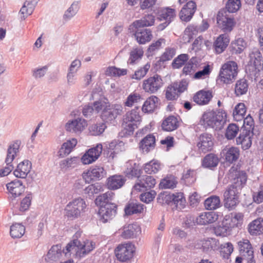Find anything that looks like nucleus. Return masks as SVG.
<instances>
[{"label": "nucleus", "instance_id": "obj_1", "mask_svg": "<svg viewBox=\"0 0 263 263\" xmlns=\"http://www.w3.org/2000/svg\"><path fill=\"white\" fill-rule=\"evenodd\" d=\"M247 180L246 173L238 172L233 183L229 185L223 193V202L225 208L230 210L234 209L239 203L241 191Z\"/></svg>", "mask_w": 263, "mask_h": 263}, {"label": "nucleus", "instance_id": "obj_2", "mask_svg": "<svg viewBox=\"0 0 263 263\" xmlns=\"http://www.w3.org/2000/svg\"><path fill=\"white\" fill-rule=\"evenodd\" d=\"M86 208L87 205L84 199L81 197L75 198L66 206L64 216L68 220H74L83 215Z\"/></svg>", "mask_w": 263, "mask_h": 263}, {"label": "nucleus", "instance_id": "obj_3", "mask_svg": "<svg viewBox=\"0 0 263 263\" xmlns=\"http://www.w3.org/2000/svg\"><path fill=\"white\" fill-rule=\"evenodd\" d=\"M139 111L140 107L136 106L134 109L126 113L123 123L124 129L122 132L124 136L133 135L134 130L138 128V125L141 121Z\"/></svg>", "mask_w": 263, "mask_h": 263}, {"label": "nucleus", "instance_id": "obj_4", "mask_svg": "<svg viewBox=\"0 0 263 263\" xmlns=\"http://www.w3.org/2000/svg\"><path fill=\"white\" fill-rule=\"evenodd\" d=\"M157 200L158 203L162 205L166 204L171 206L175 205L177 210L183 209L185 201L182 193L171 194L167 192L160 193L157 198Z\"/></svg>", "mask_w": 263, "mask_h": 263}, {"label": "nucleus", "instance_id": "obj_5", "mask_svg": "<svg viewBox=\"0 0 263 263\" xmlns=\"http://www.w3.org/2000/svg\"><path fill=\"white\" fill-rule=\"evenodd\" d=\"M226 120L223 118L222 112L216 114L214 111L204 112L200 120L201 125L215 128L216 130L221 129L225 123Z\"/></svg>", "mask_w": 263, "mask_h": 263}, {"label": "nucleus", "instance_id": "obj_6", "mask_svg": "<svg viewBox=\"0 0 263 263\" xmlns=\"http://www.w3.org/2000/svg\"><path fill=\"white\" fill-rule=\"evenodd\" d=\"M237 74V64L234 61H230L222 65L218 77L223 83L230 84L236 79Z\"/></svg>", "mask_w": 263, "mask_h": 263}, {"label": "nucleus", "instance_id": "obj_7", "mask_svg": "<svg viewBox=\"0 0 263 263\" xmlns=\"http://www.w3.org/2000/svg\"><path fill=\"white\" fill-rule=\"evenodd\" d=\"M250 60L247 69L255 76L258 74L263 69V60L261 53L258 49L254 48L249 54Z\"/></svg>", "mask_w": 263, "mask_h": 263}, {"label": "nucleus", "instance_id": "obj_8", "mask_svg": "<svg viewBox=\"0 0 263 263\" xmlns=\"http://www.w3.org/2000/svg\"><path fill=\"white\" fill-rule=\"evenodd\" d=\"M21 143L20 140H16L13 143L9 145L7 149V157L5 159L7 166L4 168L1 169L2 174L3 176L8 175L13 170L14 167L11 164V163L15 158L16 154L19 152Z\"/></svg>", "mask_w": 263, "mask_h": 263}, {"label": "nucleus", "instance_id": "obj_9", "mask_svg": "<svg viewBox=\"0 0 263 263\" xmlns=\"http://www.w3.org/2000/svg\"><path fill=\"white\" fill-rule=\"evenodd\" d=\"M122 109L123 107L120 104L109 103L102 111L100 118L105 124L111 123L115 120L118 115L121 114Z\"/></svg>", "mask_w": 263, "mask_h": 263}, {"label": "nucleus", "instance_id": "obj_10", "mask_svg": "<svg viewBox=\"0 0 263 263\" xmlns=\"http://www.w3.org/2000/svg\"><path fill=\"white\" fill-rule=\"evenodd\" d=\"M176 16V11L170 7L164 8L158 10L157 14V20L159 21H164L157 26L158 31L164 30L173 21Z\"/></svg>", "mask_w": 263, "mask_h": 263}, {"label": "nucleus", "instance_id": "obj_11", "mask_svg": "<svg viewBox=\"0 0 263 263\" xmlns=\"http://www.w3.org/2000/svg\"><path fill=\"white\" fill-rule=\"evenodd\" d=\"M214 138L211 134L204 133L199 135L196 146L200 153H206L213 150Z\"/></svg>", "mask_w": 263, "mask_h": 263}, {"label": "nucleus", "instance_id": "obj_12", "mask_svg": "<svg viewBox=\"0 0 263 263\" xmlns=\"http://www.w3.org/2000/svg\"><path fill=\"white\" fill-rule=\"evenodd\" d=\"M117 205L115 203H107L99 208L98 214L99 219L103 223L112 220L117 213Z\"/></svg>", "mask_w": 263, "mask_h": 263}, {"label": "nucleus", "instance_id": "obj_13", "mask_svg": "<svg viewBox=\"0 0 263 263\" xmlns=\"http://www.w3.org/2000/svg\"><path fill=\"white\" fill-rule=\"evenodd\" d=\"M134 251V246L128 243L119 245L115 249V254L118 260L124 262L133 257Z\"/></svg>", "mask_w": 263, "mask_h": 263}, {"label": "nucleus", "instance_id": "obj_14", "mask_svg": "<svg viewBox=\"0 0 263 263\" xmlns=\"http://www.w3.org/2000/svg\"><path fill=\"white\" fill-rule=\"evenodd\" d=\"M163 81L160 76L158 74L144 80L143 88L146 92L154 93L157 92L163 85Z\"/></svg>", "mask_w": 263, "mask_h": 263}, {"label": "nucleus", "instance_id": "obj_15", "mask_svg": "<svg viewBox=\"0 0 263 263\" xmlns=\"http://www.w3.org/2000/svg\"><path fill=\"white\" fill-rule=\"evenodd\" d=\"M106 173L103 167L95 166L90 168L86 173H83V178L88 183L92 181L99 180L106 175Z\"/></svg>", "mask_w": 263, "mask_h": 263}, {"label": "nucleus", "instance_id": "obj_16", "mask_svg": "<svg viewBox=\"0 0 263 263\" xmlns=\"http://www.w3.org/2000/svg\"><path fill=\"white\" fill-rule=\"evenodd\" d=\"M217 24L219 28L224 32H231L235 22L233 17H229L223 15V13L219 12L217 15Z\"/></svg>", "mask_w": 263, "mask_h": 263}, {"label": "nucleus", "instance_id": "obj_17", "mask_svg": "<svg viewBox=\"0 0 263 263\" xmlns=\"http://www.w3.org/2000/svg\"><path fill=\"white\" fill-rule=\"evenodd\" d=\"M254 134V132L250 129H240L239 135L236 139V144L241 145L243 150L248 149L252 145V138Z\"/></svg>", "mask_w": 263, "mask_h": 263}, {"label": "nucleus", "instance_id": "obj_18", "mask_svg": "<svg viewBox=\"0 0 263 263\" xmlns=\"http://www.w3.org/2000/svg\"><path fill=\"white\" fill-rule=\"evenodd\" d=\"M156 183V179L154 177L148 175L141 176L137 182L134 186L135 190L139 192L142 190H148L153 188Z\"/></svg>", "mask_w": 263, "mask_h": 263}, {"label": "nucleus", "instance_id": "obj_19", "mask_svg": "<svg viewBox=\"0 0 263 263\" xmlns=\"http://www.w3.org/2000/svg\"><path fill=\"white\" fill-rule=\"evenodd\" d=\"M196 4L193 1H189L181 9L179 13L180 20L185 22H188L192 18L196 10Z\"/></svg>", "mask_w": 263, "mask_h": 263}, {"label": "nucleus", "instance_id": "obj_20", "mask_svg": "<svg viewBox=\"0 0 263 263\" xmlns=\"http://www.w3.org/2000/svg\"><path fill=\"white\" fill-rule=\"evenodd\" d=\"M238 246L240 254L242 256L249 257V263H255L254 258V252L250 242L248 239H243L238 242Z\"/></svg>", "mask_w": 263, "mask_h": 263}, {"label": "nucleus", "instance_id": "obj_21", "mask_svg": "<svg viewBox=\"0 0 263 263\" xmlns=\"http://www.w3.org/2000/svg\"><path fill=\"white\" fill-rule=\"evenodd\" d=\"M7 189L14 198L21 195L25 191V186L22 180L15 179L6 184Z\"/></svg>", "mask_w": 263, "mask_h": 263}, {"label": "nucleus", "instance_id": "obj_22", "mask_svg": "<svg viewBox=\"0 0 263 263\" xmlns=\"http://www.w3.org/2000/svg\"><path fill=\"white\" fill-rule=\"evenodd\" d=\"M213 97L212 91L210 90L202 89L197 91L193 96L194 102L199 105L208 104Z\"/></svg>", "mask_w": 263, "mask_h": 263}, {"label": "nucleus", "instance_id": "obj_23", "mask_svg": "<svg viewBox=\"0 0 263 263\" xmlns=\"http://www.w3.org/2000/svg\"><path fill=\"white\" fill-rule=\"evenodd\" d=\"M135 29L134 35L139 44H144L152 39L153 34L151 29L141 27H137Z\"/></svg>", "mask_w": 263, "mask_h": 263}, {"label": "nucleus", "instance_id": "obj_24", "mask_svg": "<svg viewBox=\"0 0 263 263\" xmlns=\"http://www.w3.org/2000/svg\"><path fill=\"white\" fill-rule=\"evenodd\" d=\"M140 232V226L135 223L124 226L121 235L124 239H130L136 237Z\"/></svg>", "mask_w": 263, "mask_h": 263}, {"label": "nucleus", "instance_id": "obj_25", "mask_svg": "<svg viewBox=\"0 0 263 263\" xmlns=\"http://www.w3.org/2000/svg\"><path fill=\"white\" fill-rule=\"evenodd\" d=\"M230 43L229 35L227 33L219 35L215 41L213 47L216 53L219 54L223 52Z\"/></svg>", "mask_w": 263, "mask_h": 263}, {"label": "nucleus", "instance_id": "obj_26", "mask_svg": "<svg viewBox=\"0 0 263 263\" xmlns=\"http://www.w3.org/2000/svg\"><path fill=\"white\" fill-rule=\"evenodd\" d=\"M31 168V163L28 160L20 162L14 171L13 174L16 178L25 179Z\"/></svg>", "mask_w": 263, "mask_h": 263}, {"label": "nucleus", "instance_id": "obj_27", "mask_svg": "<svg viewBox=\"0 0 263 263\" xmlns=\"http://www.w3.org/2000/svg\"><path fill=\"white\" fill-rule=\"evenodd\" d=\"M87 125V122L84 119L78 118L66 123L65 128L67 131L77 133L80 132Z\"/></svg>", "mask_w": 263, "mask_h": 263}, {"label": "nucleus", "instance_id": "obj_28", "mask_svg": "<svg viewBox=\"0 0 263 263\" xmlns=\"http://www.w3.org/2000/svg\"><path fill=\"white\" fill-rule=\"evenodd\" d=\"M155 137L153 134H149L140 142L139 148L147 153L155 148Z\"/></svg>", "mask_w": 263, "mask_h": 263}, {"label": "nucleus", "instance_id": "obj_29", "mask_svg": "<svg viewBox=\"0 0 263 263\" xmlns=\"http://www.w3.org/2000/svg\"><path fill=\"white\" fill-rule=\"evenodd\" d=\"M125 181L126 179L123 176L115 175L107 179V185L109 189L115 190L121 188Z\"/></svg>", "mask_w": 263, "mask_h": 263}, {"label": "nucleus", "instance_id": "obj_30", "mask_svg": "<svg viewBox=\"0 0 263 263\" xmlns=\"http://www.w3.org/2000/svg\"><path fill=\"white\" fill-rule=\"evenodd\" d=\"M246 47V42L242 38H238L231 42L228 49L232 54H238L241 53Z\"/></svg>", "mask_w": 263, "mask_h": 263}, {"label": "nucleus", "instance_id": "obj_31", "mask_svg": "<svg viewBox=\"0 0 263 263\" xmlns=\"http://www.w3.org/2000/svg\"><path fill=\"white\" fill-rule=\"evenodd\" d=\"M217 219V215L214 212H204L196 218L198 224L206 225L215 222Z\"/></svg>", "mask_w": 263, "mask_h": 263}, {"label": "nucleus", "instance_id": "obj_32", "mask_svg": "<svg viewBox=\"0 0 263 263\" xmlns=\"http://www.w3.org/2000/svg\"><path fill=\"white\" fill-rule=\"evenodd\" d=\"M94 248L95 243L92 241H89L88 240H87L82 243L80 241L79 249L76 252V255L80 258L84 257L90 253Z\"/></svg>", "mask_w": 263, "mask_h": 263}, {"label": "nucleus", "instance_id": "obj_33", "mask_svg": "<svg viewBox=\"0 0 263 263\" xmlns=\"http://www.w3.org/2000/svg\"><path fill=\"white\" fill-rule=\"evenodd\" d=\"M144 205L134 201L128 202L125 208V214L127 216L141 213L143 211Z\"/></svg>", "mask_w": 263, "mask_h": 263}, {"label": "nucleus", "instance_id": "obj_34", "mask_svg": "<svg viewBox=\"0 0 263 263\" xmlns=\"http://www.w3.org/2000/svg\"><path fill=\"white\" fill-rule=\"evenodd\" d=\"M248 231L251 235L263 234V218L259 217L249 224Z\"/></svg>", "mask_w": 263, "mask_h": 263}, {"label": "nucleus", "instance_id": "obj_35", "mask_svg": "<svg viewBox=\"0 0 263 263\" xmlns=\"http://www.w3.org/2000/svg\"><path fill=\"white\" fill-rule=\"evenodd\" d=\"M77 143V140L74 138L64 142L62 145L61 148L58 152L59 156L61 158H64L67 156L70 153Z\"/></svg>", "mask_w": 263, "mask_h": 263}, {"label": "nucleus", "instance_id": "obj_36", "mask_svg": "<svg viewBox=\"0 0 263 263\" xmlns=\"http://www.w3.org/2000/svg\"><path fill=\"white\" fill-rule=\"evenodd\" d=\"M178 126V119L174 116H170L166 118L161 125L162 129L166 132L173 131L177 129Z\"/></svg>", "mask_w": 263, "mask_h": 263}, {"label": "nucleus", "instance_id": "obj_37", "mask_svg": "<svg viewBox=\"0 0 263 263\" xmlns=\"http://www.w3.org/2000/svg\"><path fill=\"white\" fill-rule=\"evenodd\" d=\"M219 160L218 157L214 154H207L202 159V165L203 167L212 169L218 164Z\"/></svg>", "mask_w": 263, "mask_h": 263}, {"label": "nucleus", "instance_id": "obj_38", "mask_svg": "<svg viewBox=\"0 0 263 263\" xmlns=\"http://www.w3.org/2000/svg\"><path fill=\"white\" fill-rule=\"evenodd\" d=\"M159 98L155 96H152L144 102L141 109L144 113L153 112L157 106Z\"/></svg>", "mask_w": 263, "mask_h": 263}, {"label": "nucleus", "instance_id": "obj_39", "mask_svg": "<svg viewBox=\"0 0 263 263\" xmlns=\"http://www.w3.org/2000/svg\"><path fill=\"white\" fill-rule=\"evenodd\" d=\"M37 4V2L34 0H26L20 11L23 15L22 19L25 20L28 15H31L33 12Z\"/></svg>", "mask_w": 263, "mask_h": 263}, {"label": "nucleus", "instance_id": "obj_40", "mask_svg": "<svg viewBox=\"0 0 263 263\" xmlns=\"http://www.w3.org/2000/svg\"><path fill=\"white\" fill-rule=\"evenodd\" d=\"M154 23L155 16L152 14H147L141 19L135 21L132 25L135 28L141 27L144 28L145 27L153 25Z\"/></svg>", "mask_w": 263, "mask_h": 263}, {"label": "nucleus", "instance_id": "obj_41", "mask_svg": "<svg viewBox=\"0 0 263 263\" xmlns=\"http://www.w3.org/2000/svg\"><path fill=\"white\" fill-rule=\"evenodd\" d=\"M176 51L174 48H166L165 51L157 61L156 66L161 67L165 62L172 60L176 54Z\"/></svg>", "mask_w": 263, "mask_h": 263}, {"label": "nucleus", "instance_id": "obj_42", "mask_svg": "<svg viewBox=\"0 0 263 263\" xmlns=\"http://www.w3.org/2000/svg\"><path fill=\"white\" fill-rule=\"evenodd\" d=\"M248 87L249 84L246 79H241L237 80L235 86V94L238 97L246 94Z\"/></svg>", "mask_w": 263, "mask_h": 263}, {"label": "nucleus", "instance_id": "obj_43", "mask_svg": "<svg viewBox=\"0 0 263 263\" xmlns=\"http://www.w3.org/2000/svg\"><path fill=\"white\" fill-rule=\"evenodd\" d=\"M25 228L20 223H13L10 229V235L13 238H21L25 233Z\"/></svg>", "mask_w": 263, "mask_h": 263}, {"label": "nucleus", "instance_id": "obj_44", "mask_svg": "<svg viewBox=\"0 0 263 263\" xmlns=\"http://www.w3.org/2000/svg\"><path fill=\"white\" fill-rule=\"evenodd\" d=\"M204 204L207 210H215L220 207V200L218 196L213 195L205 200Z\"/></svg>", "mask_w": 263, "mask_h": 263}, {"label": "nucleus", "instance_id": "obj_45", "mask_svg": "<svg viewBox=\"0 0 263 263\" xmlns=\"http://www.w3.org/2000/svg\"><path fill=\"white\" fill-rule=\"evenodd\" d=\"M142 173V171L141 170L136 163L133 165L128 166L125 171V174L128 178L137 177L138 179Z\"/></svg>", "mask_w": 263, "mask_h": 263}, {"label": "nucleus", "instance_id": "obj_46", "mask_svg": "<svg viewBox=\"0 0 263 263\" xmlns=\"http://www.w3.org/2000/svg\"><path fill=\"white\" fill-rule=\"evenodd\" d=\"M62 252L61 245L53 246L49 250L47 256L50 260L55 261L60 259Z\"/></svg>", "mask_w": 263, "mask_h": 263}, {"label": "nucleus", "instance_id": "obj_47", "mask_svg": "<svg viewBox=\"0 0 263 263\" xmlns=\"http://www.w3.org/2000/svg\"><path fill=\"white\" fill-rule=\"evenodd\" d=\"M239 156V149L237 147H231L226 153L225 159L227 162L232 163L238 159Z\"/></svg>", "mask_w": 263, "mask_h": 263}, {"label": "nucleus", "instance_id": "obj_48", "mask_svg": "<svg viewBox=\"0 0 263 263\" xmlns=\"http://www.w3.org/2000/svg\"><path fill=\"white\" fill-rule=\"evenodd\" d=\"M246 112V107L244 103H239L235 107L233 112L234 118L237 121L243 119Z\"/></svg>", "mask_w": 263, "mask_h": 263}, {"label": "nucleus", "instance_id": "obj_49", "mask_svg": "<svg viewBox=\"0 0 263 263\" xmlns=\"http://www.w3.org/2000/svg\"><path fill=\"white\" fill-rule=\"evenodd\" d=\"M189 55L187 54H180L174 59L172 66L174 69H179L187 62L189 60Z\"/></svg>", "mask_w": 263, "mask_h": 263}, {"label": "nucleus", "instance_id": "obj_50", "mask_svg": "<svg viewBox=\"0 0 263 263\" xmlns=\"http://www.w3.org/2000/svg\"><path fill=\"white\" fill-rule=\"evenodd\" d=\"M219 246V241L213 238H209L204 240L202 243V247L204 250L208 251L211 250H217Z\"/></svg>", "mask_w": 263, "mask_h": 263}, {"label": "nucleus", "instance_id": "obj_51", "mask_svg": "<svg viewBox=\"0 0 263 263\" xmlns=\"http://www.w3.org/2000/svg\"><path fill=\"white\" fill-rule=\"evenodd\" d=\"M160 168V163L157 161L152 160L146 163L143 167L145 172L148 174L156 173Z\"/></svg>", "mask_w": 263, "mask_h": 263}, {"label": "nucleus", "instance_id": "obj_52", "mask_svg": "<svg viewBox=\"0 0 263 263\" xmlns=\"http://www.w3.org/2000/svg\"><path fill=\"white\" fill-rule=\"evenodd\" d=\"M127 71L126 69H121L115 66H111L107 68L105 74L108 76L121 77L126 75Z\"/></svg>", "mask_w": 263, "mask_h": 263}, {"label": "nucleus", "instance_id": "obj_53", "mask_svg": "<svg viewBox=\"0 0 263 263\" xmlns=\"http://www.w3.org/2000/svg\"><path fill=\"white\" fill-rule=\"evenodd\" d=\"M117 146L118 141L116 140H113L107 145L106 144L107 149L105 151V153H106V157L109 160H112L115 157L117 154L116 149Z\"/></svg>", "mask_w": 263, "mask_h": 263}, {"label": "nucleus", "instance_id": "obj_54", "mask_svg": "<svg viewBox=\"0 0 263 263\" xmlns=\"http://www.w3.org/2000/svg\"><path fill=\"white\" fill-rule=\"evenodd\" d=\"M106 127L105 123L94 124L89 127V133L91 135L98 136L102 134Z\"/></svg>", "mask_w": 263, "mask_h": 263}, {"label": "nucleus", "instance_id": "obj_55", "mask_svg": "<svg viewBox=\"0 0 263 263\" xmlns=\"http://www.w3.org/2000/svg\"><path fill=\"white\" fill-rule=\"evenodd\" d=\"M142 100L143 99L140 95L137 93H132L127 97L126 100L124 103L125 106L130 107L134 104L137 105L139 104H141Z\"/></svg>", "mask_w": 263, "mask_h": 263}, {"label": "nucleus", "instance_id": "obj_56", "mask_svg": "<svg viewBox=\"0 0 263 263\" xmlns=\"http://www.w3.org/2000/svg\"><path fill=\"white\" fill-rule=\"evenodd\" d=\"M241 6L240 0H228L226 5V8L230 13L237 12Z\"/></svg>", "mask_w": 263, "mask_h": 263}, {"label": "nucleus", "instance_id": "obj_57", "mask_svg": "<svg viewBox=\"0 0 263 263\" xmlns=\"http://www.w3.org/2000/svg\"><path fill=\"white\" fill-rule=\"evenodd\" d=\"M32 199V194L30 192L22 200L19 208L20 211L21 212L27 211L31 205Z\"/></svg>", "mask_w": 263, "mask_h": 263}, {"label": "nucleus", "instance_id": "obj_58", "mask_svg": "<svg viewBox=\"0 0 263 263\" xmlns=\"http://www.w3.org/2000/svg\"><path fill=\"white\" fill-rule=\"evenodd\" d=\"M239 131V127L235 124H230L228 126L226 133V137L229 140L233 139L236 137Z\"/></svg>", "mask_w": 263, "mask_h": 263}, {"label": "nucleus", "instance_id": "obj_59", "mask_svg": "<svg viewBox=\"0 0 263 263\" xmlns=\"http://www.w3.org/2000/svg\"><path fill=\"white\" fill-rule=\"evenodd\" d=\"M220 254L224 258H228L233 251V247L231 242L222 244L220 246Z\"/></svg>", "mask_w": 263, "mask_h": 263}, {"label": "nucleus", "instance_id": "obj_60", "mask_svg": "<svg viewBox=\"0 0 263 263\" xmlns=\"http://www.w3.org/2000/svg\"><path fill=\"white\" fill-rule=\"evenodd\" d=\"M78 161L79 158L76 157H73L62 160L60 163V165L62 168H74L77 166Z\"/></svg>", "mask_w": 263, "mask_h": 263}, {"label": "nucleus", "instance_id": "obj_61", "mask_svg": "<svg viewBox=\"0 0 263 263\" xmlns=\"http://www.w3.org/2000/svg\"><path fill=\"white\" fill-rule=\"evenodd\" d=\"M159 186L160 189H174L176 186V182L170 178L166 177L161 180Z\"/></svg>", "mask_w": 263, "mask_h": 263}, {"label": "nucleus", "instance_id": "obj_62", "mask_svg": "<svg viewBox=\"0 0 263 263\" xmlns=\"http://www.w3.org/2000/svg\"><path fill=\"white\" fill-rule=\"evenodd\" d=\"M242 120L243 121V124L241 129H250V131L254 132V122L250 115H248L246 118L243 117Z\"/></svg>", "mask_w": 263, "mask_h": 263}, {"label": "nucleus", "instance_id": "obj_63", "mask_svg": "<svg viewBox=\"0 0 263 263\" xmlns=\"http://www.w3.org/2000/svg\"><path fill=\"white\" fill-rule=\"evenodd\" d=\"M156 195V192L154 190H151L141 194L140 196V200L142 202L149 203L155 198Z\"/></svg>", "mask_w": 263, "mask_h": 263}, {"label": "nucleus", "instance_id": "obj_64", "mask_svg": "<svg viewBox=\"0 0 263 263\" xmlns=\"http://www.w3.org/2000/svg\"><path fill=\"white\" fill-rule=\"evenodd\" d=\"M172 84L178 92L182 93L187 89L188 82L185 79H183L179 82H174Z\"/></svg>", "mask_w": 263, "mask_h": 263}]
</instances>
